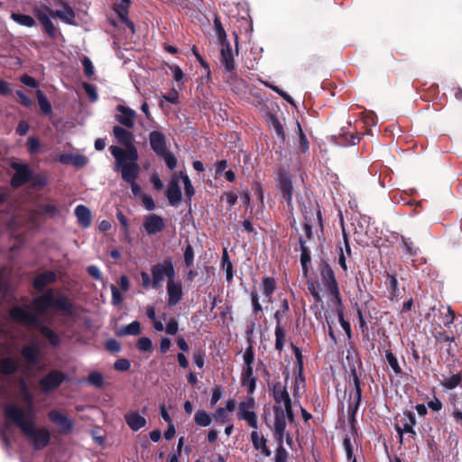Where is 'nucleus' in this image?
I'll use <instances>...</instances> for the list:
<instances>
[{"label": "nucleus", "instance_id": "17", "mask_svg": "<svg viewBox=\"0 0 462 462\" xmlns=\"http://www.w3.org/2000/svg\"><path fill=\"white\" fill-rule=\"evenodd\" d=\"M129 5L130 0H117V2L115 4V11L117 13L121 20L125 23L132 32H134V25L127 18Z\"/></svg>", "mask_w": 462, "mask_h": 462}, {"label": "nucleus", "instance_id": "32", "mask_svg": "<svg viewBox=\"0 0 462 462\" xmlns=\"http://www.w3.org/2000/svg\"><path fill=\"white\" fill-rule=\"evenodd\" d=\"M141 333V324L139 321H133L130 324L122 327L117 334L119 336H136Z\"/></svg>", "mask_w": 462, "mask_h": 462}, {"label": "nucleus", "instance_id": "20", "mask_svg": "<svg viewBox=\"0 0 462 462\" xmlns=\"http://www.w3.org/2000/svg\"><path fill=\"white\" fill-rule=\"evenodd\" d=\"M278 188L282 193V196L288 205H291L292 200V183L289 176L286 174L281 175L278 182Z\"/></svg>", "mask_w": 462, "mask_h": 462}, {"label": "nucleus", "instance_id": "42", "mask_svg": "<svg viewBox=\"0 0 462 462\" xmlns=\"http://www.w3.org/2000/svg\"><path fill=\"white\" fill-rule=\"evenodd\" d=\"M302 252L300 255V263L302 266V271L305 275L308 273V263L310 262V252L301 245Z\"/></svg>", "mask_w": 462, "mask_h": 462}, {"label": "nucleus", "instance_id": "43", "mask_svg": "<svg viewBox=\"0 0 462 462\" xmlns=\"http://www.w3.org/2000/svg\"><path fill=\"white\" fill-rule=\"evenodd\" d=\"M296 127H297V132H298V134L300 137V148L302 152H305L309 148L308 140H307V138L302 131V128L298 121L296 122Z\"/></svg>", "mask_w": 462, "mask_h": 462}, {"label": "nucleus", "instance_id": "57", "mask_svg": "<svg viewBox=\"0 0 462 462\" xmlns=\"http://www.w3.org/2000/svg\"><path fill=\"white\" fill-rule=\"evenodd\" d=\"M82 63L86 75L91 77L94 74V66L91 60L88 58H84Z\"/></svg>", "mask_w": 462, "mask_h": 462}, {"label": "nucleus", "instance_id": "12", "mask_svg": "<svg viewBox=\"0 0 462 462\" xmlns=\"http://www.w3.org/2000/svg\"><path fill=\"white\" fill-rule=\"evenodd\" d=\"M65 379V375L59 371H51L41 379L40 385L43 392L57 388Z\"/></svg>", "mask_w": 462, "mask_h": 462}, {"label": "nucleus", "instance_id": "46", "mask_svg": "<svg viewBox=\"0 0 462 462\" xmlns=\"http://www.w3.org/2000/svg\"><path fill=\"white\" fill-rule=\"evenodd\" d=\"M386 360L391 366V368L396 373H401V367L398 364L397 358L394 356V355L392 352L386 353Z\"/></svg>", "mask_w": 462, "mask_h": 462}, {"label": "nucleus", "instance_id": "52", "mask_svg": "<svg viewBox=\"0 0 462 462\" xmlns=\"http://www.w3.org/2000/svg\"><path fill=\"white\" fill-rule=\"evenodd\" d=\"M44 29H45V32L51 37V38H55L56 36V28L54 26V24L52 23V22L51 21V19H45L44 22L41 23Z\"/></svg>", "mask_w": 462, "mask_h": 462}, {"label": "nucleus", "instance_id": "5", "mask_svg": "<svg viewBox=\"0 0 462 462\" xmlns=\"http://www.w3.org/2000/svg\"><path fill=\"white\" fill-rule=\"evenodd\" d=\"M151 273L152 276V288L157 289L167 279L172 281L175 279V269L171 261H164L152 266Z\"/></svg>", "mask_w": 462, "mask_h": 462}, {"label": "nucleus", "instance_id": "62", "mask_svg": "<svg viewBox=\"0 0 462 462\" xmlns=\"http://www.w3.org/2000/svg\"><path fill=\"white\" fill-rule=\"evenodd\" d=\"M28 147L31 152H37L40 149V141L35 137L28 139Z\"/></svg>", "mask_w": 462, "mask_h": 462}, {"label": "nucleus", "instance_id": "7", "mask_svg": "<svg viewBox=\"0 0 462 462\" xmlns=\"http://www.w3.org/2000/svg\"><path fill=\"white\" fill-rule=\"evenodd\" d=\"M166 197L170 205L177 207L181 201V191L180 187V177L174 174L166 189Z\"/></svg>", "mask_w": 462, "mask_h": 462}, {"label": "nucleus", "instance_id": "56", "mask_svg": "<svg viewBox=\"0 0 462 462\" xmlns=\"http://www.w3.org/2000/svg\"><path fill=\"white\" fill-rule=\"evenodd\" d=\"M204 358H205V355L202 351H196L193 355L194 364L199 368H202L204 366Z\"/></svg>", "mask_w": 462, "mask_h": 462}, {"label": "nucleus", "instance_id": "36", "mask_svg": "<svg viewBox=\"0 0 462 462\" xmlns=\"http://www.w3.org/2000/svg\"><path fill=\"white\" fill-rule=\"evenodd\" d=\"M36 97L41 110L45 114H50L51 112V106L41 90L36 92Z\"/></svg>", "mask_w": 462, "mask_h": 462}, {"label": "nucleus", "instance_id": "51", "mask_svg": "<svg viewBox=\"0 0 462 462\" xmlns=\"http://www.w3.org/2000/svg\"><path fill=\"white\" fill-rule=\"evenodd\" d=\"M130 362L125 358H120L114 364V367L117 371H127L130 368Z\"/></svg>", "mask_w": 462, "mask_h": 462}, {"label": "nucleus", "instance_id": "38", "mask_svg": "<svg viewBox=\"0 0 462 462\" xmlns=\"http://www.w3.org/2000/svg\"><path fill=\"white\" fill-rule=\"evenodd\" d=\"M462 380V377L459 374H453L450 377L445 378L441 384L448 389H454L457 387Z\"/></svg>", "mask_w": 462, "mask_h": 462}, {"label": "nucleus", "instance_id": "22", "mask_svg": "<svg viewBox=\"0 0 462 462\" xmlns=\"http://www.w3.org/2000/svg\"><path fill=\"white\" fill-rule=\"evenodd\" d=\"M59 161L63 164H72L76 167H83L88 162V159L84 155L73 153L60 154Z\"/></svg>", "mask_w": 462, "mask_h": 462}, {"label": "nucleus", "instance_id": "33", "mask_svg": "<svg viewBox=\"0 0 462 462\" xmlns=\"http://www.w3.org/2000/svg\"><path fill=\"white\" fill-rule=\"evenodd\" d=\"M11 18L18 24L25 27H32L35 25L34 19L30 15L13 13Z\"/></svg>", "mask_w": 462, "mask_h": 462}, {"label": "nucleus", "instance_id": "6", "mask_svg": "<svg viewBox=\"0 0 462 462\" xmlns=\"http://www.w3.org/2000/svg\"><path fill=\"white\" fill-rule=\"evenodd\" d=\"M255 402L252 397H248L245 401L238 404L237 417L244 420L247 424L254 428H257V417L254 412Z\"/></svg>", "mask_w": 462, "mask_h": 462}, {"label": "nucleus", "instance_id": "10", "mask_svg": "<svg viewBox=\"0 0 462 462\" xmlns=\"http://www.w3.org/2000/svg\"><path fill=\"white\" fill-rule=\"evenodd\" d=\"M50 420L54 423L62 433H68L72 430L73 423L71 420L64 413L53 410L48 414Z\"/></svg>", "mask_w": 462, "mask_h": 462}, {"label": "nucleus", "instance_id": "41", "mask_svg": "<svg viewBox=\"0 0 462 462\" xmlns=\"http://www.w3.org/2000/svg\"><path fill=\"white\" fill-rule=\"evenodd\" d=\"M88 381L96 387H101L104 383V377L99 372H92L89 374Z\"/></svg>", "mask_w": 462, "mask_h": 462}, {"label": "nucleus", "instance_id": "2", "mask_svg": "<svg viewBox=\"0 0 462 462\" xmlns=\"http://www.w3.org/2000/svg\"><path fill=\"white\" fill-rule=\"evenodd\" d=\"M4 411L6 423L17 425L34 449H42L50 443V431L45 428L36 427L34 411L26 413L22 407L14 403L5 405Z\"/></svg>", "mask_w": 462, "mask_h": 462}, {"label": "nucleus", "instance_id": "58", "mask_svg": "<svg viewBox=\"0 0 462 462\" xmlns=\"http://www.w3.org/2000/svg\"><path fill=\"white\" fill-rule=\"evenodd\" d=\"M309 290L311 293V295L316 299L317 301L321 300V295H320V287L319 284L316 283H310L309 285Z\"/></svg>", "mask_w": 462, "mask_h": 462}, {"label": "nucleus", "instance_id": "3", "mask_svg": "<svg viewBox=\"0 0 462 462\" xmlns=\"http://www.w3.org/2000/svg\"><path fill=\"white\" fill-rule=\"evenodd\" d=\"M109 149L116 161L115 170L121 172L123 180L126 182L136 180L140 171L136 148H133L131 153H126L125 150L115 145Z\"/></svg>", "mask_w": 462, "mask_h": 462}, {"label": "nucleus", "instance_id": "45", "mask_svg": "<svg viewBox=\"0 0 462 462\" xmlns=\"http://www.w3.org/2000/svg\"><path fill=\"white\" fill-rule=\"evenodd\" d=\"M278 443H279V446H278L277 450L275 452L274 462H286V460H287V451L282 447V442L278 441Z\"/></svg>", "mask_w": 462, "mask_h": 462}, {"label": "nucleus", "instance_id": "26", "mask_svg": "<svg viewBox=\"0 0 462 462\" xmlns=\"http://www.w3.org/2000/svg\"><path fill=\"white\" fill-rule=\"evenodd\" d=\"M20 390L23 395V401L26 402V408H22L24 412L34 411L33 410V397L28 389L24 380L20 382Z\"/></svg>", "mask_w": 462, "mask_h": 462}, {"label": "nucleus", "instance_id": "19", "mask_svg": "<svg viewBox=\"0 0 462 462\" xmlns=\"http://www.w3.org/2000/svg\"><path fill=\"white\" fill-rule=\"evenodd\" d=\"M75 216L78 223L84 228L88 227L92 222V214L88 208L84 205H79L75 208Z\"/></svg>", "mask_w": 462, "mask_h": 462}, {"label": "nucleus", "instance_id": "55", "mask_svg": "<svg viewBox=\"0 0 462 462\" xmlns=\"http://www.w3.org/2000/svg\"><path fill=\"white\" fill-rule=\"evenodd\" d=\"M162 98L170 103L178 104L179 103V93L177 90L172 89L169 94L163 95Z\"/></svg>", "mask_w": 462, "mask_h": 462}, {"label": "nucleus", "instance_id": "34", "mask_svg": "<svg viewBox=\"0 0 462 462\" xmlns=\"http://www.w3.org/2000/svg\"><path fill=\"white\" fill-rule=\"evenodd\" d=\"M194 420L199 426L207 427L211 424L212 418L211 415L205 411H198L195 413Z\"/></svg>", "mask_w": 462, "mask_h": 462}, {"label": "nucleus", "instance_id": "31", "mask_svg": "<svg viewBox=\"0 0 462 462\" xmlns=\"http://www.w3.org/2000/svg\"><path fill=\"white\" fill-rule=\"evenodd\" d=\"M273 394L274 402H285L287 400H291L289 393L286 390V387L282 385L281 383H277L273 385Z\"/></svg>", "mask_w": 462, "mask_h": 462}, {"label": "nucleus", "instance_id": "60", "mask_svg": "<svg viewBox=\"0 0 462 462\" xmlns=\"http://www.w3.org/2000/svg\"><path fill=\"white\" fill-rule=\"evenodd\" d=\"M215 417L216 420L221 422H226L228 420V412L226 409L220 407L217 409Z\"/></svg>", "mask_w": 462, "mask_h": 462}, {"label": "nucleus", "instance_id": "21", "mask_svg": "<svg viewBox=\"0 0 462 462\" xmlns=\"http://www.w3.org/2000/svg\"><path fill=\"white\" fill-rule=\"evenodd\" d=\"M403 416H404V421L402 423V426L397 427V431L399 432L401 440L402 439V435L404 433H409L412 437H414L416 435V432L413 430V426L416 423L414 415L411 412H407V413H404Z\"/></svg>", "mask_w": 462, "mask_h": 462}, {"label": "nucleus", "instance_id": "14", "mask_svg": "<svg viewBox=\"0 0 462 462\" xmlns=\"http://www.w3.org/2000/svg\"><path fill=\"white\" fill-rule=\"evenodd\" d=\"M13 168L15 170V174L11 181L12 186L20 187L29 180L31 172L26 164L14 162Z\"/></svg>", "mask_w": 462, "mask_h": 462}, {"label": "nucleus", "instance_id": "29", "mask_svg": "<svg viewBox=\"0 0 462 462\" xmlns=\"http://www.w3.org/2000/svg\"><path fill=\"white\" fill-rule=\"evenodd\" d=\"M276 284L274 279L265 277L263 279L262 291L267 302L272 301V296L275 290Z\"/></svg>", "mask_w": 462, "mask_h": 462}, {"label": "nucleus", "instance_id": "1", "mask_svg": "<svg viewBox=\"0 0 462 462\" xmlns=\"http://www.w3.org/2000/svg\"><path fill=\"white\" fill-rule=\"evenodd\" d=\"M34 310L28 308L16 307L10 311L11 318L19 323L27 326H34L41 330V333L49 339L51 344L56 346L59 344V337L50 328L40 324V317L51 308H56L63 310L69 316H74V309L71 302L65 296H58L54 298L52 291H47L45 294L37 297L34 301Z\"/></svg>", "mask_w": 462, "mask_h": 462}, {"label": "nucleus", "instance_id": "18", "mask_svg": "<svg viewBox=\"0 0 462 462\" xmlns=\"http://www.w3.org/2000/svg\"><path fill=\"white\" fill-rule=\"evenodd\" d=\"M125 420L128 427L134 431H137L146 425V419L136 411L127 412L125 415Z\"/></svg>", "mask_w": 462, "mask_h": 462}, {"label": "nucleus", "instance_id": "63", "mask_svg": "<svg viewBox=\"0 0 462 462\" xmlns=\"http://www.w3.org/2000/svg\"><path fill=\"white\" fill-rule=\"evenodd\" d=\"M166 332L170 335H175L178 332L179 326L175 319H171L169 323L167 324Z\"/></svg>", "mask_w": 462, "mask_h": 462}, {"label": "nucleus", "instance_id": "8", "mask_svg": "<svg viewBox=\"0 0 462 462\" xmlns=\"http://www.w3.org/2000/svg\"><path fill=\"white\" fill-rule=\"evenodd\" d=\"M113 134L116 137V141L125 146L126 153H131L133 148H135L134 145V135L128 130L123 128L122 126L116 125L113 128Z\"/></svg>", "mask_w": 462, "mask_h": 462}, {"label": "nucleus", "instance_id": "48", "mask_svg": "<svg viewBox=\"0 0 462 462\" xmlns=\"http://www.w3.org/2000/svg\"><path fill=\"white\" fill-rule=\"evenodd\" d=\"M161 156L164 159V162L170 170H173L176 167L177 160L172 153L165 152V153Z\"/></svg>", "mask_w": 462, "mask_h": 462}, {"label": "nucleus", "instance_id": "35", "mask_svg": "<svg viewBox=\"0 0 462 462\" xmlns=\"http://www.w3.org/2000/svg\"><path fill=\"white\" fill-rule=\"evenodd\" d=\"M51 12H53V10L48 5H42L34 9V14L40 23L44 22L45 19H50Z\"/></svg>", "mask_w": 462, "mask_h": 462}, {"label": "nucleus", "instance_id": "4", "mask_svg": "<svg viewBox=\"0 0 462 462\" xmlns=\"http://www.w3.org/2000/svg\"><path fill=\"white\" fill-rule=\"evenodd\" d=\"M274 422L273 432L277 441H283L287 420H292L291 400L285 402H274L273 405Z\"/></svg>", "mask_w": 462, "mask_h": 462}, {"label": "nucleus", "instance_id": "9", "mask_svg": "<svg viewBox=\"0 0 462 462\" xmlns=\"http://www.w3.org/2000/svg\"><path fill=\"white\" fill-rule=\"evenodd\" d=\"M166 289L168 295V305L170 307L175 306L177 303L180 301L183 295L181 282L176 281L175 279H173L172 281H168Z\"/></svg>", "mask_w": 462, "mask_h": 462}, {"label": "nucleus", "instance_id": "28", "mask_svg": "<svg viewBox=\"0 0 462 462\" xmlns=\"http://www.w3.org/2000/svg\"><path fill=\"white\" fill-rule=\"evenodd\" d=\"M22 355L30 365H35L38 361L40 349L38 346H28L23 348Z\"/></svg>", "mask_w": 462, "mask_h": 462}, {"label": "nucleus", "instance_id": "39", "mask_svg": "<svg viewBox=\"0 0 462 462\" xmlns=\"http://www.w3.org/2000/svg\"><path fill=\"white\" fill-rule=\"evenodd\" d=\"M180 179L182 180L184 189H185V195L190 199L194 195V189L191 184V181L188 175L184 174L183 172H180Z\"/></svg>", "mask_w": 462, "mask_h": 462}, {"label": "nucleus", "instance_id": "15", "mask_svg": "<svg viewBox=\"0 0 462 462\" xmlns=\"http://www.w3.org/2000/svg\"><path fill=\"white\" fill-rule=\"evenodd\" d=\"M143 226L148 235H154L164 228V221L162 217L150 214L145 217Z\"/></svg>", "mask_w": 462, "mask_h": 462}, {"label": "nucleus", "instance_id": "23", "mask_svg": "<svg viewBox=\"0 0 462 462\" xmlns=\"http://www.w3.org/2000/svg\"><path fill=\"white\" fill-rule=\"evenodd\" d=\"M221 61L225 65L226 70L232 71L235 68L233 52L228 43L221 44Z\"/></svg>", "mask_w": 462, "mask_h": 462}, {"label": "nucleus", "instance_id": "30", "mask_svg": "<svg viewBox=\"0 0 462 462\" xmlns=\"http://www.w3.org/2000/svg\"><path fill=\"white\" fill-rule=\"evenodd\" d=\"M18 365V359L5 357L0 361V373L3 374H10L15 371Z\"/></svg>", "mask_w": 462, "mask_h": 462}, {"label": "nucleus", "instance_id": "11", "mask_svg": "<svg viewBox=\"0 0 462 462\" xmlns=\"http://www.w3.org/2000/svg\"><path fill=\"white\" fill-rule=\"evenodd\" d=\"M321 277H322V282L325 285L327 292L333 297H337L338 296L337 283L336 282L334 273L329 266H324L321 269Z\"/></svg>", "mask_w": 462, "mask_h": 462}, {"label": "nucleus", "instance_id": "44", "mask_svg": "<svg viewBox=\"0 0 462 462\" xmlns=\"http://www.w3.org/2000/svg\"><path fill=\"white\" fill-rule=\"evenodd\" d=\"M137 347L140 351H143V352L151 351L152 348V340L149 337H143L139 338V340L137 342Z\"/></svg>", "mask_w": 462, "mask_h": 462}, {"label": "nucleus", "instance_id": "54", "mask_svg": "<svg viewBox=\"0 0 462 462\" xmlns=\"http://www.w3.org/2000/svg\"><path fill=\"white\" fill-rule=\"evenodd\" d=\"M83 88L92 101L97 100V93L96 91V88L92 85L88 83H84Z\"/></svg>", "mask_w": 462, "mask_h": 462}, {"label": "nucleus", "instance_id": "59", "mask_svg": "<svg viewBox=\"0 0 462 462\" xmlns=\"http://www.w3.org/2000/svg\"><path fill=\"white\" fill-rule=\"evenodd\" d=\"M20 80L25 86H28V87H31V88H34L38 87L37 81L33 78H32L31 76L23 75L20 78Z\"/></svg>", "mask_w": 462, "mask_h": 462}, {"label": "nucleus", "instance_id": "49", "mask_svg": "<svg viewBox=\"0 0 462 462\" xmlns=\"http://www.w3.org/2000/svg\"><path fill=\"white\" fill-rule=\"evenodd\" d=\"M169 69L175 81L180 82L184 78L182 69L178 65H170Z\"/></svg>", "mask_w": 462, "mask_h": 462}, {"label": "nucleus", "instance_id": "37", "mask_svg": "<svg viewBox=\"0 0 462 462\" xmlns=\"http://www.w3.org/2000/svg\"><path fill=\"white\" fill-rule=\"evenodd\" d=\"M285 342V332L281 327V324H277L275 328V346L276 349L282 350Z\"/></svg>", "mask_w": 462, "mask_h": 462}, {"label": "nucleus", "instance_id": "27", "mask_svg": "<svg viewBox=\"0 0 462 462\" xmlns=\"http://www.w3.org/2000/svg\"><path fill=\"white\" fill-rule=\"evenodd\" d=\"M56 275L52 272H47L38 275L34 280L35 289L42 291L43 288L55 281Z\"/></svg>", "mask_w": 462, "mask_h": 462}, {"label": "nucleus", "instance_id": "13", "mask_svg": "<svg viewBox=\"0 0 462 462\" xmlns=\"http://www.w3.org/2000/svg\"><path fill=\"white\" fill-rule=\"evenodd\" d=\"M116 111L118 114L116 116V119L125 127L133 128L134 125L136 112L122 105H118L116 106Z\"/></svg>", "mask_w": 462, "mask_h": 462}, {"label": "nucleus", "instance_id": "25", "mask_svg": "<svg viewBox=\"0 0 462 462\" xmlns=\"http://www.w3.org/2000/svg\"><path fill=\"white\" fill-rule=\"evenodd\" d=\"M251 440L257 450H260L265 456L271 455V451L267 448L265 439L259 432L254 430L251 433Z\"/></svg>", "mask_w": 462, "mask_h": 462}, {"label": "nucleus", "instance_id": "61", "mask_svg": "<svg viewBox=\"0 0 462 462\" xmlns=\"http://www.w3.org/2000/svg\"><path fill=\"white\" fill-rule=\"evenodd\" d=\"M194 253L190 245H188L184 252V260L187 265H191L193 263Z\"/></svg>", "mask_w": 462, "mask_h": 462}, {"label": "nucleus", "instance_id": "47", "mask_svg": "<svg viewBox=\"0 0 462 462\" xmlns=\"http://www.w3.org/2000/svg\"><path fill=\"white\" fill-rule=\"evenodd\" d=\"M110 290L112 292V303L114 305L121 304L124 300V297L119 291V290L114 284L110 286Z\"/></svg>", "mask_w": 462, "mask_h": 462}, {"label": "nucleus", "instance_id": "50", "mask_svg": "<svg viewBox=\"0 0 462 462\" xmlns=\"http://www.w3.org/2000/svg\"><path fill=\"white\" fill-rule=\"evenodd\" d=\"M344 448L346 450V457L349 460H351V462L356 459V457H354V448H353V446L351 444V440L349 438H345L344 439Z\"/></svg>", "mask_w": 462, "mask_h": 462}, {"label": "nucleus", "instance_id": "24", "mask_svg": "<svg viewBox=\"0 0 462 462\" xmlns=\"http://www.w3.org/2000/svg\"><path fill=\"white\" fill-rule=\"evenodd\" d=\"M52 17H58L62 22L72 24L75 14L74 11L69 5H63L61 9L51 12Z\"/></svg>", "mask_w": 462, "mask_h": 462}, {"label": "nucleus", "instance_id": "16", "mask_svg": "<svg viewBox=\"0 0 462 462\" xmlns=\"http://www.w3.org/2000/svg\"><path fill=\"white\" fill-rule=\"evenodd\" d=\"M150 145L157 155L165 153L166 138L165 135L159 131H152L149 135Z\"/></svg>", "mask_w": 462, "mask_h": 462}, {"label": "nucleus", "instance_id": "64", "mask_svg": "<svg viewBox=\"0 0 462 462\" xmlns=\"http://www.w3.org/2000/svg\"><path fill=\"white\" fill-rule=\"evenodd\" d=\"M143 203L147 210H152L155 208L154 201L150 195H143L142 197Z\"/></svg>", "mask_w": 462, "mask_h": 462}, {"label": "nucleus", "instance_id": "40", "mask_svg": "<svg viewBox=\"0 0 462 462\" xmlns=\"http://www.w3.org/2000/svg\"><path fill=\"white\" fill-rule=\"evenodd\" d=\"M253 375V367L252 365H245L243 372H242V377L244 381L250 380L249 383V391L253 392L254 389V380L252 379Z\"/></svg>", "mask_w": 462, "mask_h": 462}, {"label": "nucleus", "instance_id": "53", "mask_svg": "<svg viewBox=\"0 0 462 462\" xmlns=\"http://www.w3.org/2000/svg\"><path fill=\"white\" fill-rule=\"evenodd\" d=\"M243 359H244L245 365H252L254 359V356L253 348L251 346H249L248 348L245 349L244 356H243Z\"/></svg>", "mask_w": 462, "mask_h": 462}]
</instances>
